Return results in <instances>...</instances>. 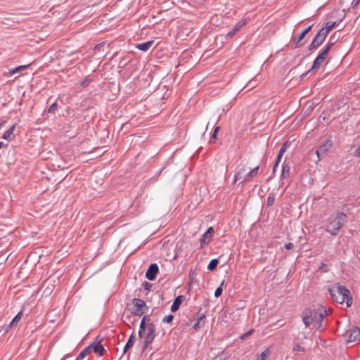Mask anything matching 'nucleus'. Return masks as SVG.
Returning a JSON list of instances; mask_svg holds the SVG:
<instances>
[{"label": "nucleus", "mask_w": 360, "mask_h": 360, "mask_svg": "<svg viewBox=\"0 0 360 360\" xmlns=\"http://www.w3.org/2000/svg\"><path fill=\"white\" fill-rule=\"evenodd\" d=\"M347 221V216L342 212L332 214L325 224V230L332 236H337Z\"/></svg>", "instance_id": "nucleus-1"}, {"label": "nucleus", "mask_w": 360, "mask_h": 360, "mask_svg": "<svg viewBox=\"0 0 360 360\" xmlns=\"http://www.w3.org/2000/svg\"><path fill=\"white\" fill-rule=\"evenodd\" d=\"M329 293L336 302L343 304L345 302L347 307L352 305V297L351 293L345 286L337 283L329 289Z\"/></svg>", "instance_id": "nucleus-2"}, {"label": "nucleus", "mask_w": 360, "mask_h": 360, "mask_svg": "<svg viewBox=\"0 0 360 360\" xmlns=\"http://www.w3.org/2000/svg\"><path fill=\"white\" fill-rule=\"evenodd\" d=\"M129 309L134 315L141 316L146 313L148 307L145 302L139 298H134L132 303L128 304Z\"/></svg>", "instance_id": "nucleus-3"}, {"label": "nucleus", "mask_w": 360, "mask_h": 360, "mask_svg": "<svg viewBox=\"0 0 360 360\" xmlns=\"http://www.w3.org/2000/svg\"><path fill=\"white\" fill-rule=\"evenodd\" d=\"M259 170V166H257L256 167L253 168L251 171H250L248 173L245 174V168H242L236 175L234 183L242 180L243 183L248 181L251 178L256 176L258 173Z\"/></svg>", "instance_id": "nucleus-4"}, {"label": "nucleus", "mask_w": 360, "mask_h": 360, "mask_svg": "<svg viewBox=\"0 0 360 360\" xmlns=\"http://www.w3.org/2000/svg\"><path fill=\"white\" fill-rule=\"evenodd\" d=\"M147 334L145 337L143 350L146 349L153 342L156 336V327L153 323H149L146 327Z\"/></svg>", "instance_id": "nucleus-5"}, {"label": "nucleus", "mask_w": 360, "mask_h": 360, "mask_svg": "<svg viewBox=\"0 0 360 360\" xmlns=\"http://www.w3.org/2000/svg\"><path fill=\"white\" fill-rule=\"evenodd\" d=\"M308 313L311 315L313 322L321 323L326 316V310L323 307H320L318 310H308Z\"/></svg>", "instance_id": "nucleus-6"}, {"label": "nucleus", "mask_w": 360, "mask_h": 360, "mask_svg": "<svg viewBox=\"0 0 360 360\" xmlns=\"http://www.w3.org/2000/svg\"><path fill=\"white\" fill-rule=\"evenodd\" d=\"M345 338L348 342H355L360 338V329L352 327L345 333Z\"/></svg>", "instance_id": "nucleus-7"}, {"label": "nucleus", "mask_w": 360, "mask_h": 360, "mask_svg": "<svg viewBox=\"0 0 360 360\" xmlns=\"http://www.w3.org/2000/svg\"><path fill=\"white\" fill-rule=\"evenodd\" d=\"M332 146L333 143L330 140H325L316 150V153L318 158L319 160L323 158L325 156L326 152L331 148Z\"/></svg>", "instance_id": "nucleus-8"}, {"label": "nucleus", "mask_w": 360, "mask_h": 360, "mask_svg": "<svg viewBox=\"0 0 360 360\" xmlns=\"http://www.w3.org/2000/svg\"><path fill=\"white\" fill-rule=\"evenodd\" d=\"M326 39V37L321 34V32H318L317 34L314 38L313 41L309 46V50L312 51L317 49L321 44H323Z\"/></svg>", "instance_id": "nucleus-9"}, {"label": "nucleus", "mask_w": 360, "mask_h": 360, "mask_svg": "<svg viewBox=\"0 0 360 360\" xmlns=\"http://www.w3.org/2000/svg\"><path fill=\"white\" fill-rule=\"evenodd\" d=\"M159 268L157 264H151L146 274V277L149 281H153L157 276V274L158 272Z\"/></svg>", "instance_id": "nucleus-10"}, {"label": "nucleus", "mask_w": 360, "mask_h": 360, "mask_svg": "<svg viewBox=\"0 0 360 360\" xmlns=\"http://www.w3.org/2000/svg\"><path fill=\"white\" fill-rule=\"evenodd\" d=\"M88 348H90V352L94 351L95 353L98 354L100 356H103L105 351L103 346L100 342H94L89 345Z\"/></svg>", "instance_id": "nucleus-11"}, {"label": "nucleus", "mask_w": 360, "mask_h": 360, "mask_svg": "<svg viewBox=\"0 0 360 360\" xmlns=\"http://www.w3.org/2000/svg\"><path fill=\"white\" fill-rule=\"evenodd\" d=\"M312 27V25L311 26H309L308 27H307L305 30H304L298 36L297 39H295V47L296 48H298V47H300L302 44L300 43L302 39L305 37V35L311 30Z\"/></svg>", "instance_id": "nucleus-12"}, {"label": "nucleus", "mask_w": 360, "mask_h": 360, "mask_svg": "<svg viewBox=\"0 0 360 360\" xmlns=\"http://www.w3.org/2000/svg\"><path fill=\"white\" fill-rule=\"evenodd\" d=\"M205 323V314H198V321L193 326V329L195 330L202 327Z\"/></svg>", "instance_id": "nucleus-13"}, {"label": "nucleus", "mask_w": 360, "mask_h": 360, "mask_svg": "<svg viewBox=\"0 0 360 360\" xmlns=\"http://www.w3.org/2000/svg\"><path fill=\"white\" fill-rule=\"evenodd\" d=\"M246 24V20H243L240 22H238L233 28L228 32V36L230 37H233L237 32L240 30V29Z\"/></svg>", "instance_id": "nucleus-14"}, {"label": "nucleus", "mask_w": 360, "mask_h": 360, "mask_svg": "<svg viewBox=\"0 0 360 360\" xmlns=\"http://www.w3.org/2000/svg\"><path fill=\"white\" fill-rule=\"evenodd\" d=\"M336 25V22H327L326 24L325 27H323L321 29L319 32L323 34L326 37H327L328 34L330 32V31L333 29Z\"/></svg>", "instance_id": "nucleus-15"}, {"label": "nucleus", "mask_w": 360, "mask_h": 360, "mask_svg": "<svg viewBox=\"0 0 360 360\" xmlns=\"http://www.w3.org/2000/svg\"><path fill=\"white\" fill-rule=\"evenodd\" d=\"M214 233V229L212 227H210L202 236L200 239L201 245L208 243L207 241V238L208 237H211V235Z\"/></svg>", "instance_id": "nucleus-16"}, {"label": "nucleus", "mask_w": 360, "mask_h": 360, "mask_svg": "<svg viewBox=\"0 0 360 360\" xmlns=\"http://www.w3.org/2000/svg\"><path fill=\"white\" fill-rule=\"evenodd\" d=\"M153 43H154L153 41H148L147 42L138 44L136 45V47L139 50H141V51H147L152 46Z\"/></svg>", "instance_id": "nucleus-17"}, {"label": "nucleus", "mask_w": 360, "mask_h": 360, "mask_svg": "<svg viewBox=\"0 0 360 360\" xmlns=\"http://www.w3.org/2000/svg\"><path fill=\"white\" fill-rule=\"evenodd\" d=\"M324 60H325V59H323V58L318 56L314 60L311 70H318L321 67L322 63L324 62Z\"/></svg>", "instance_id": "nucleus-18"}, {"label": "nucleus", "mask_w": 360, "mask_h": 360, "mask_svg": "<svg viewBox=\"0 0 360 360\" xmlns=\"http://www.w3.org/2000/svg\"><path fill=\"white\" fill-rule=\"evenodd\" d=\"M182 302V296H178L174 301L173 304H172V307H171V311L172 312H175L179 308V306L181 304V303Z\"/></svg>", "instance_id": "nucleus-19"}, {"label": "nucleus", "mask_w": 360, "mask_h": 360, "mask_svg": "<svg viewBox=\"0 0 360 360\" xmlns=\"http://www.w3.org/2000/svg\"><path fill=\"white\" fill-rule=\"evenodd\" d=\"M302 319L306 326H309L311 323H313L311 315H310V314L308 313V310L304 313L302 316Z\"/></svg>", "instance_id": "nucleus-20"}, {"label": "nucleus", "mask_w": 360, "mask_h": 360, "mask_svg": "<svg viewBox=\"0 0 360 360\" xmlns=\"http://www.w3.org/2000/svg\"><path fill=\"white\" fill-rule=\"evenodd\" d=\"M29 66L28 65H20L18 67H16L14 69L11 70L8 73V76H12L16 73H18L22 70H25L27 68V67Z\"/></svg>", "instance_id": "nucleus-21"}, {"label": "nucleus", "mask_w": 360, "mask_h": 360, "mask_svg": "<svg viewBox=\"0 0 360 360\" xmlns=\"http://www.w3.org/2000/svg\"><path fill=\"white\" fill-rule=\"evenodd\" d=\"M15 126L12 125L7 131H6L2 136L5 140H10L11 136L13 133Z\"/></svg>", "instance_id": "nucleus-22"}, {"label": "nucleus", "mask_w": 360, "mask_h": 360, "mask_svg": "<svg viewBox=\"0 0 360 360\" xmlns=\"http://www.w3.org/2000/svg\"><path fill=\"white\" fill-rule=\"evenodd\" d=\"M290 166L285 163H284L282 166V177L286 178L290 175Z\"/></svg>", "instance_id": "nucleus-23"}, {"label": "nucleus", "mask_w": 360, "mask_h": 360, "mask_svg": "<svg viewBox=\"0 0 360 360\" xmlns=\"http://www.w3.org/2000/svg\"><path fill=\"white\" fill-rule=\"evenodd\" d=\"M134 335H131L130 336V338H129V340L124 348L123 353H126L127 351L134 345Z\"/></svg>", "instance_id": "nucleus-24"}, {"label": "nucleus", "mask_w": 360, "mask_h": 360, "mask_svg": "<svg viewBox=\"0 0 360 360\" xmlns=\"http://www.w3.org/2000/svg\"><path fill=\"white\" fill-rule=\"evenodd\" d=\"M218 264L219 261L217 259H212L207 266V269L210 271L214 270L217 266Z\"/></svg>", "instance_id": "nucleus-25"}, {"label": "nucleus", "mask_w": 360, "mask_h": 360, "mask_svg": "<svg viewBox=\"0 0 360 360\" xmlns=\"http://www.w3.org/2000/svg\"><path fill=\"white\" fill-rule=\"evenodd\" d=\"M90 352V348H85L83 351H82L79 353L76 360H82L86 356V354H89Z\"/></svg>", "instance_id": "nucleus-26"}, {"label": "nucleus", "mask_w": 360, "mask_h": 360, "mask_svg": "<svg viewBox=\"0 0 360 360\" xmlns=\"http://www.w3.org/2000/svg\"><path fill=\"white\" fill-rule=\"evenodd\" d=\"M270 354V351L269 349H266L264 350L260 354L259 357H258L256 360H266V359Z\"/></svg>", "instance_id": "nucleus-27"}, {"label": "nucleus", "mask_w": 360, "mask_h": 360, "mask_svg": "<svg viewBox=\"0 0 360 360\" xmlns=\"http://www.w3.org/2000/svg\"><path fill=\"white\" fill-rule=\"evenodd\" d=\"M290 143L288 142H285L279 150V156L282 157L286 150L289 148Z\"/></svg>", "instance_id": "nucleus-28"}, {"label": "nucleus", "mask_w": 360, "mask_h": 360, "mask_svg": "<svg viewBox=\"0 0 360 360\" xmlns=\"http://www.w3.org/2000/svg\"><path fill=\"white\" fill-rule=\"evenodd\" d=\"M149 321V317L148 316H144L141 320L140 323V328L146 330L147 326H146V321Z\"/></svg>", "instance_id": "nucleus-29"}, {"label": "nucleus", "mask_w": 360, "mask_h": 360, "mask_svg": "<svg viewBox=\"0 0 360 360\" xmlns=\"http://www.w3.org/2000/svg\"><path fill=\"white\" fill-rule=\"evenodd\" d=\"M22 315V311L18 312L16 314V316L13 318V319L12 320L11 325H14L15 323H18L20 320Z\"/></svg>", "instance_id": "nucleus-30"}, {"label": "nucleus", "mask_w": 360, "mask_h": 360, "mask_svg": "<svg viewBox=\"0 0 360 360\" xmlns=\"http://www.w3.org/2000/svg\"><path fill=\"white\" fill-rule=\"evenodd\" d=\"M224 283V281H222V283H221L220 286H219L216 289V290L214 292V296L216 297H219V296H221V295L222 293V288H221V286L223 285Z\"/></svg>", "instance_id": "nucleus-31"}, {"label": "nucleus", "mask_w": 360, "mask_h": 360, "mask_svg": "<svg viewBox=\"0 0 360 360\" xmlns=\"http://www.w3.org/2000/svg\"><path fill=\"white\" fill-rule=\"evenodd\" d=\"M58 108L56 103H53L49 108L48 112L49 113H54Z\"/></svg>", "instance_id": "nucleus-32"}, {"label": "nucleus", "mask_w": 360, "mask_h": 360, "mask_svg": "<svg viewBox=\"0 0 360 360\" xmlns=\"http://www.w3.org/2000/svg\"><path fill=\"white\" fill-rule=\"evenodd\" d=\"M173 319L174 316L172 314H169L163 319V322L169 323L172 321Z\"/></svg>", "instance_id": "nucleus-33"}, {"label": "nucleus", "mask_w": 360, "mask_h": 360, "mask_svg": "<svg viewBox=\"0 0 360 360\" xmlns=\"http://www.w3.org/2000/svg\"><path fill=\"white\" fill-rule=\"evenodd\" d=\"M329 51H327V49H323L318 55L319 56L323 58V59H326V56L328 55Z\"/></svg>", "instance_id": "nucleus-34"}, {"label": "nucleus", "mask_w": 360, "mask_h": 360, "mask_svg": "<svg viewBox=\"0 0 360 360\" xmlns=\"http://www.w3.org/2000/svg\"><path fill=\"white\" fill-rule=\"evenodd\" d=\"M254 332V329H251L249 331H248L247 333H244L243 335H242L240 336V339L241 340H245L248 337H249L250 335L252 334V333Z\"/></svg>", "instance_id": "nucleus-35"}, {"label": "nucleus", "mask_w": 360, "mask_h": 360, "mask_svg": "<svg viewBox=\"0 0 360 360\" xmlns=\"http://www.w3.org/2000/svg\"><path fill=\"white\" fill-rule=\"evenodd\" d=\"M219 127H217L214 129V131L212 133V137H211V140H210L211 142L213 141V140L216 139L217 134L219 132Z\"/></svg>", "instance_id": "nucleus-36"}, {"label": "nucleus", "mask_w": 360, "mask_h": 360, "mask_svg": "<svg viewBox=\"0 0 360 360\" xmlns=\"http://www.w3.org/2000/svg\"><path fill=\"white\" fill-rule=\"evenodd\" d=\"M319 269L323 272H327L328 271V266L324 263L321 264Z\"/></svg>", "instance_id": "nucleus-37"}, {"label": "nucleus", "mask_w": 360, "mask_h": 360, "mask_svg": "<svg viewBox=\"0 0 360 360\" xmlns=\"http://www.w3.org/2000/svg\"><path fill=\"white\" fill-rule=\"evenodd\" d=\"M214 360H226V356H224V354H221L219 355H217Z\"/></svg>", "instance_id": "nucleus-38"}, {"label": "nucleus", "mask_w": 360, "mask_h": 360, "mask_svg": "<svg viewBox=\"0 0 360 360\" xmlns=\"http://www.w3.org/2000/svg\"><path fill=\"white\" fill-rule=\"evenodd\" d=\"M294 350L295 351H298V352H303L304 351V348L302 347H301L300 345H296L294 347Z\"/></svg>", "instance_id": "nucleus-39"}, {"label": "nucleus", "mask_w": 360, "mask_h": 360, "mask_svg": "<svg viewBox=\"0 0 360 360\" xmlns=\"http://www.w3.org/2000/svg\"><path fill=\"white\" fill-rule=\"evenodd\" d=\"M294 245L292 243H289L285 245V248L287 250H291Z\"/></svg>", "instance_id": "nucleus-40"}, {"label": "nucleus", "mask_w": 360, "mask_h": 360, "mask_svg": "<svg viewBox=\"0 0 360 360\" xmlns=\"http://www.w3.org/2000/svg\"><path fill=\"white\" fill-rule=\"evenodd\" d=\"M333 46V43L329 42L327 44V45L326 46V47L324 49H327V51H329Z\"/></svg>", "instance_id": "nucleus-41"}, {"label": "nucleus", "mask_w": 360, "mask_h": 360, "mask_svg": "<svg viewBox=\"0 0 360 360\" xmlns=\"http://www.w3.org/2000/svg\"><path fill=\"white\" fill-rule=\"evenodd\" d=\"M274 201V197H269L268 198V204L269 205H272Z\"/></svg>", "instance_id": "nucleus-42"}, {"label": "nucleus", "mask_w": 360, "mask_h": 360, "mask_svg": "<svg viewBox=\"0 0 360 360\" xmlns=\"http://www.w3.org/2000/svg\"><path fill=\"white\" fill-rule=\"evenodd\" d=\"M89 82L88 80H85V81H83V82H82V85L83 86H86L89 84Z\"/></svg>", "instance_id": "nucleus-43"}, {"label": "nucleus", "mask_w": 360, "mask_h": 360, "mask_svg": "<svg viewBox=\"0 0 360 360\" xmlns=\"http://www.w3.org/2000/svg\"><path fill=\"white\" fill-rule=\"evenodd\" d=\"M145 330H144V329H141V328H139V337H141V336H142L143 333Z\"/></svg>", "instance_id": "nucleus-44"}, {"label": "nucleus", "mask_w": 360, "mask_h": 360, "mask_svg": "<svg viewBox=\"0 0 360 360\" xmlns=\"http://www.w3.org/2000/svg\"><path fill=\"white\" fill-rule=\"evenodd\" d=\"M6 146H7V144L4 143L2 141H0V149L4 148V147H6Z\"/></svg>", "instance_id": "nucleus-45"}, {"label": "nucleus", "mask_w": 360, "mask_h": 360, "mask_svg": "<svg viewBox=\"0 0 360 360\" xmlns=\"http://www.w3.org/2000/svg\"><path fill=\"white\" fill-rule=\"evenodd\" d=\"M281 158H282V157H280L279 154H278L276 162H278V164H279Z\"/></svg>", "instance_id": "nucleus-46"}, {"label": "nucleus", "mask_w": 360, "mask_h": 360, "mask_svg": "<svg viewBox=\"0 0 360 360\" xmlns=\"http://www.w3.org/2000/svg\"><path fill=\"white\" fill-rule=\"evenodd\" d=\"M278 165L279 164H278V162H275L274 166V172H276V169L278 166Z\"/></svg>", "instance_id": "nucleus-47"}, {"label": "nucleus", "mask_w": 360, "mask_h": 360, "mask_svg": "<svg viewBox=\"0 0 360 360\" xmlns=\"http://www.w3.org/2000/svg\"><path fill=\"white\" fill-rule=\"evenodd\" d=\"M68 356V355H65L61 360H65V359Z\"/></svg>", "instance_id": "nucleus-48"}, {"label": "nucleus", "mask_w": 360, "mask_h": 360, "mask_svg": "<svg viewBox=\"0 0 360 360\" xmlns=\"http://www.w3.org/2000/svg\"><path fill=\"white\" fill-rule=\"evenodd\" d=\"M307 73H308V72H305L304 74L302 75V76L307 75Z\"/></svg>", "instance_id": "nucleus-49"}]
</instances>
